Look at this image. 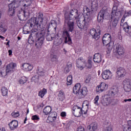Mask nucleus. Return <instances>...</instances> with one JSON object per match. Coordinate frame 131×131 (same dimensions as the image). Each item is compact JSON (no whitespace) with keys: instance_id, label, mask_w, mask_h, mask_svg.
<instances>
[{"instance_id":"1","label":"nucleus","mask_w":131,"mask_h":131,"mask_svg":"<svg viewBox=\"0 0 131 131\" xmlns=\"http://www.w3.org/2000/svg\"><path fill=\"white\" fill-rule=\"evenodd\" d=\"M80 19L79 14H78V10L77 9H72L68 12L67 11H64V25L68 27L70 32H73L74 30V21L72 20Z\"/></svg>"},{"instance_id":"2","label":"nucleus","mask_w":131,"mask_h":131,"mask_svg":"<svg viewBox=\"0 0 131 131\" xmlns=\"http://www.w3.org/2000/svg\"><path fill=\"white\" fill-rule=\"evenodd\" d=\"M118 88L117 87H115L113 88L111 91L109 92L108 94L104 95L101 98V103L103 106H106L108 105H110V104H112L113 102H114V99L112 98H114L116 95L118 94ZM110 96L111 97H110Z\"/></svg>"},{"instance_id":"3","label":"nucleus","mask_w":131,"mask_h":131,"mask_svg":"<svg viewBox=\"0 0 131 131\" xmlns=\"http://www.w3.org/2000/svg\"><path fill=\"white\" fill-rule=\"evenodd\" d=\"M38 19V20H37ZM30 27H37L39 30H44L45 27L42 23L43 22V14L41 12L38 13L37 18L32 17L29 20Z\"/></svg>"},{"instance_id":"4","label":"nucleus","mask_w":131,"mask_h":131,"mask_svg":"<svg viewBox=\"0 0 131 131\" xmlns=\"http://www.w3.org/2000/svg\"><path fill=\"white\" fill-rule=\"evenodd\" d=\"M80 88H81L80 83H76L73 87V92L75 95L78 94V99H83L86 95H88V88L83 87L80 89Z\"/></svg>"},{"instance_id":"5","label":"nucleus","mask_w":131,"mask_h":131,"mask_svg":"<svg viewBox=\"0 0 131 131\" xmlns=\"http://www.w3.org/2000/svg\"><path fill=\"white\" fill-rule=\"evenodd\" d=\"M40 31V36L37 38L35 41H33V42L35 41V46L37 49H41V48H42V45L43 43V41L45 40V35H46V31Z\"/></svg>"},{"instance_id":"6","label":"nucleus","mask_w":131,"mask_h":131,"mask_svg":"<svg viewBox=\"0 0 131 131\" xmlns=\"http://www.w3.org/2000/svg\"><path fill=\"white\" fill-rule=\"evenodd\" d=\"M109 13H108V11H107V9L102 8L98 13L97 20L99 23H102L104 19H107Z\"/></svg>"},{"instance_id":"7","label":"nucleus","mask_w":131,"mask_h":131,"mask_svg":"<svg viewBox=\"0 0 131 131\" xmlns=\"http://www.w3.org/2000/svg\"><path fill=\"white\" fill-rule=\"evenodd\" d=\"M72 110L73 114L75 117H79L81 116V114H86L88 113V110L86 111L82 110V108L77 105H74Z\"/></svg>"},{"instance_id":"8","label":"nucleus","mask_w":131,"mask_h":131,"mask_svg":"<svg viewBox=\"0 0 131 131\" xmlns=\"http://www.w3.org/2000/svg\"><path fill=\"white\" fill-rule=\"evenodd\" d=\"M90 34L92 35L93 38L98 40L101 34V27L100 26H97L96 29L95 28L91 29L90 31Z\"/></svg>"},{"instance_id":"9","label":"nucleus","mask_w":131,"mask_h":131,"mask_svg":"<svg viewBox=\"0 0 131 131\" xmlns=\"http://www.w3.org/2000/svg\"><path fill=\"white\" fill-rule=\"evenodd\" d=\"M85 9L86 12L87 16H91L94 12H96L98 10V4L95 2H92L90 8L88 7H85Z\"/></svg>"},{"instance_id":"10","label":"nucleus","mask_w":131,"mask_h":131,"mask_svg":"<svg viewBox=\"0 0 131 131\" xmlns=\"http://www.w3.org/2000/svg\"><path fill=\"white\" fill-rule=\"evenodd\" d=\"M36 74L38 76L32 77L31 80L34 82H38L39 80V76H45L46 75V71L43 70L41 67H38L36 70Z\"/></svg>"},{"instance_id":"11","label":"nucleus","mask_w":131,"mask_h":131,"mask_svg":"<svg viewBox=\"0 0 131 131\" xmlns=\"http://www.w3.org/2000/svg\"><path fill=\"white\" fill-rule=\"evenodd\" d=\"M38 28L33 29L31 30V33L29 35V39H31L32 41L36 40L37 38H38L39 36H40V31L38 32Z\"/></svg>"},{"instance_id":"12","label":"nucleus","mask_w":131,"mask_h":131,"mask_svg":"<svg viewBox=\"0 0 131 131\" xmlns=\"http://www.w3.org/2000/svg\"><path fill=\"white\" fill-rule=\"evenodd\" d=\"M68 30H65L63 32L62 37L64 38V43H68V45H71L72 43V40L71 39V37H70V34H69V29Z\"/></svg>"},{"instance_id":"13","label":"nucleus","mask_w":131,"mask_h":131,"mask_svg":"<svg viewBox=\"0 0 131 131\" xmlns=\"http://www.w3.org/2000/svg\"><path fill=\"white\" fill-rule=\"evenodd\" d=\"M76 67L80 70H83L86 67V62L80 57L76 60Z\"/></svg>"},{"instance_id":"14","label":"nucleus","mask_w":131,"mask_h":131,"mask_svg":"<svg viewBox=\"0 0 131 131\" xmlns=\"http://www.w3.org/2000/svg\"><path fill=\"white\" fill-rule=\"evenodd\" d=\"M18 5L17 3H10L8 5V14L9 16H14L15 14V9L18 8Z\"/></svg>"},{"instance_id":"15","label":"nucleus","mask_w":131,"mask_h":131,"mask_svg":"<svg viewBox=\"0 0 131 131\" xmlns=\"http://www.w3.org/2000/svg\"><path fill=\"white\" fill-rule=\"evenodd\" d=\"M114 50H116L117 53L119 56H123L125 50L122 46L119 43L115 44L114 46Z\"/></svg>"},{"instance_id":"16","label":"nucleus","mask_w":131,"mask_h":131,"mask_svg":"<svg viewBox=\"0 0 131 131\" xmlns=\"http://www.w3.org/2000/svg\"><path fill=\"white\" fill-rule=\"evenodd\" d=\"M117 11V7L114 6L113 7L112 12H111V18L112 19H119V17L121 16V12L120 11Z\"/></svg>"},{"instance_id":"17","label":"nucleus","mask_w":131,"mask_h":131,"mask_svg":"<svg viewBox=\"0 0 131 131\" xmlns=\"http://www.w3.org/2000/svg\"><path fill=\"white\" fill-rule=\"evenodd\" d=\"M17 16L19 19L20 21H25L26 20V17L28 16L29 13L27 12H26L25 10L19 11L17 13Z\"/></svg>"},{"instance_id":"18","label":"nucleus","mask_w":131,"mask_h":131,"mask_svg":"<svg viewBox=\"0 0 131 131\" xmlns=\"http://www.w3.org/2000/svg\"><path fill=\"white\" fill-rule=\"evenodd\" d=\"M102 42L103 46H107L110 42H113L111 41V35L110 34H105L102 37Z\"/></svg>"},{"instance_id":"19","label":"nucleus","mask_w":131,"mask_h":131,"mask_svg":"<svg viewBox=\"0 0 131 131\" xmlns=\"http://www.w3.org/2000/svg\"><path fill=\"white\" fill-rule=\"evenodd\" d=\"M57 114L56 112H52L49 114V116L48 117L46 122L47 123H50V122H53L57 119Z\"/></svg>"},{"instance_id":"20","label":"nucleus","mask_w":131,"mask_h":131,"mask_svg":"<svg viewBox=\"0 0 131 131\" xmlns=\"http://www.w3.org/2000/svg\"><path fill=\"white\" fill-rule=\"evenodd\" d=\"M16 67H17V64L15 63H10L6 67V73H9V72H14V71L16 70Z\"/></svg>"},{"instance_id":"21","label":"nucleus","mask_w":131,"mask_h":131,"mask_svg":"<svg viewBox=\"0 0 131 131\" xmlns=\"http://www.w3.org/2000/svg\"><path fill=\"white\" fill-rule=\"evenodd\" d=\"M102 78L103 79L107 80L110 79L111 77H112V73L109 70H106L102 71Z\"/></svg>"},{"instance_id":"22","label":"nucleus","mask_w":131,"mask_h":131,"mask_svg":"<svg viewBox=\"0 0 131 131\" xmlns=\"http://www.w3.org/2000/svg\"><path fill=\"white\" fill-rule=\"evenodd\" d=\"M80 19V18L76 19L77 25L78 28L81 29V30H82V29L86 30V29H88V26L85 24V22L83 20L81 21Z\"/></svg>"},{"instance_id":"23","label":"nucleus","mask_w":131,"mask_h":131,"mask_svg":"<svg viewBox=\"0 0 131 131\" xmlns=\"http://www.w3.org/2000/svg\"><path fill=\"white\" fill-rule=\"evenodd\" d=\"M107 88L108 85H107V84L102 82L101 83L100 85L96 88V92L98 93H102V92H104Z\"/></svg>"},{"instance_id":"24","label":"nucleus","mask_w":131,"mask_h":131,"mask_svg":"<svg viewBox=\"0 0 131 131\" xmlns=\"http://www.w3.org/2000/svg\"><path fill=\"white\" fill-rule=\"evenodd\" d=\"M116 73L118 77H124L126 74V71L123 68L120 67L117 69Z\"/></svg>"},{"instance_id":"25","label":"nucleus","mask_w":131,"mask_h":131,"mask_svg":"<svg viewBox=\"0 0 131 131\" xmlns=\"http://www.w3.org/2000/svg\"><path fill=\"white\" fill-rule=\"evenodd\" d=\"M123 29L128 36H131V26H128L127 23L125 22L123 24Z\"/></svg>"},{"instance_id":"26","label":"nucleus","mask_w":131,"mask_h":131,"mask_svg":"<svg viewBox=\"0 0 131 131\" xmlns=\"http://www.w3.org/2000/svg\"><path fill=\"white\" fill-rule=\"evenodd\" d=\"M11 130H15L18 127V121L16 120H12L8 124Z\"/></svg>"},{"instance_id":"27","label":"nucleus","mask_w":131,"mask_h":131,"mask_svg":"<svg viewBox=\"0 0 131 131\" xmlns=\"http://www.w3.org/2000/svg\"><path fill=\"white\" fill-rule=\"evenodd\" d=\"M94 63H101L102 62V55L100 53H95L93 56Z\"/></svg>"},{"instance_id":"28","label":"nucleus","mask_w":131,"mask_h":131,"mask_svg":"<svg viewBox=\"0 0 131 131\" xmlns=\"http://www.w3.org/2000/svg\"><path fill=\"white\" fill-rule=\"evenodd\" d=\"M98 129V124L92 123L87 127V131H96Z\"/></svg>"},{"instance_id":"29","label":"nucleus","mask_w":131,"mask_h":131,"mask_svg":"<svg viewBox=\"0 0 131 131\" xmlns=\"http://www.w3.org/2000/svg\"><path fill=\"white\" fill-rule=\"evenodd\" d=\"M31 0L19 1V6H23L25 8L31 6Z\"/></svg>"},{"instance_id":"30","label":"nucleus","mask_w":131,"mask_h":131,"mask_svg":"<svg viewBox=\"0 0 131 131\" xmlns=\"http://www.w3.org/2000/svg\"><path fill=\"white\" fill-rule=\"evenodd\" d=\"M23 69L24 71H31L33 69V67L30 63H25L23 64Z\"/></svg>"},{"instance_id":"31","label":"nucleus","mask_w":131,"mask_h":131,"mask_svg":"<svg viewBox=\"0 0 131 131\" xmlns=\"http://www.w3.org/2000/svg\"><path fill=\"white\" fill-rule=\"evenodd\" d=\"M54 27V29L56 31L57 29V23H56V20H51L48 26V29L47 30H49L50 28V27Z\"/></svg>"},{"instance_id":"32","label":"nucleus","mask_w":131,"mask_h":131,"mask_svg":"<svg viewBox=\"0 0 131 131\" xmlns=\"http://www.w3.org/2000/svg\"><path fill=\"white\" fill-rule=\"evenodd\" d=\"M52 112V107L50 106H47L43 110V113L45 114V115H49L50 113Z\"/></svg>"},{"instance_id":"33","label":"nucleus","mask_w":131,"mask_h":131,"mask_svg":"<svg viewBox=\"0 0 131 131\" xmlns=\"http://www.w3.org/2000/svg\"><path fill=\"white\" fill-rule=\"evenodd\" d=\"M58 97L59 101L62 102L64 100V99H65V95L64 94V92H63L62 90L59 91Z\"/></svg>"},{"instance_id":"34","label":"nucleus","mask_w":131,"mask_h":131,"mask_svg":"<svg viewBox=\"0 0 131 131\" xmlns=\"http://www.w3.org/2000/svg\"><path fill=\"white\" fill-rule=\"evenodd\" d=\"M47 89L43 88L42 90L40 91L38 93V96L41 98H43L45 97V95L47 93Z\"/></svg>"},{"instance_id":"35","label":"nucleus","mask_w":131,"mask_h":131,"mask_svg":"<svg viewBox=\"0 0 131 131\" xmlns=\"http://www.w3.org/2000/svg\"><path fill=\"white\" fill-rule=\"evenodd\" d=\"M112 20V26L113 28H115V27L117 26V24H118V21L119 19L118 18H113Z\"/></svg>"},{"instance_id":"36","label":"nucleus","mask_w":131,"mask_h":131,"mask_svg":"<svg viewBox=\"0 0 131 131\" xmlns=\"http://www.w3.org/2000/svg\"><path fill=\"white\" fill-rule=\"evenodd\" d=\"M1 93L4 97L7 96V95H8V89L5 86L2 87Z\"/></svg>"},{"instance_id":"37","label":"nucleus","mask_w":131,"mask_h":131,"mask_svg":"<svg viewBox=\"0 0 131 131\" xmlns=\"http://www.w3.org/2000/svg\"><path fill=\"white\" fill-rule=\"evenodd\" d=\"M48 32L46 35V39L48 41H52L54 37L52 36V35L50 34V30H47Z\"/></svg>"},{"instance_id":"38","label":"nucleus","mask_w":131,"mask_h":131,"mask_svg":"<svg viewBox=\"0 0 131 131\" xmlns=\"http://www.w3.org/2000/svg\"><path fill=\"white\" fill-rule=\"evenodd\" d=\"M123 86H131L130 81L127 79L123 81Z\"/></svg>"},{"instance_id":"39","label":"nucleus","mask_w":131,"mask_h":131,"mask_svg":"<svg viewBox=\"0 0 131 131\" xmlns=\"http://www.w3.org/2000/svg\"><path fill=\"white\" fill-rule=\"evenodd\" d=\"M83 21L85 22V24L88 26L91 22V17L90 16H87V17H84L83 16Z\"/></svg>"},{"instance_id":"40","label":"nucleus","mask_w":131,"mask_h":131,"mask_svg":"<svg viewBox=\"0 0 131 131\" xmlns=\"http://www.w3.org/2000/svg\"><path fill=\"white\" fill-rule=\"evenodd\" d=\"M67 85H71L72 84V76L69 75L67 78Z\"/></svg>"},{"instance_id":"41","label":"nucleus","mask_w":131,"mask_h":131,"mask_svg":"<svg viewBox=\"0 0 131 131\" xmlns=\"http://www.w3.org/2000/svg\"><path fill=\"white\" fill-rule=\"evenodd\" d=\"M26 82H27V78L25 77H21L19 80V83L20 84H24V83H26Z\"/></svg>"},{"instance_id":"42","label":"nucleus","mask_w":131,"mask_h":131,"mask_svg":"<svg viewBox=\"0 0 131 131\" xmlns=\"http://www.w3.org/2000/svg\"><path fill=\"white\" fill-rule=\"evenodd\" d=\"M107 46H108L107 50L108 52H111L112 51V49H113V46H114V42H111Z\"/></svg>"},{"instance_id":"43","label":"nucleus","mask_w":131,"mask_h":131,"mask_svg":"<svg viewBox=\"0 0 131 131\" xmlns=\"http://www.w3.org/2000/svg\"><path fill=\"white\" fill-rule=\"evenodd\" d=\"M51 60L52 62H58V56L56 55L51 56Z\"/></svg>"},{"instance_id":"44","label":"nucleus","mask_w":131,"mask_h":131,"mask_svg":"<svg viewBox=\"0 0 131 131\" xmlns=\"http://www.w3.org/2000/svg\"><path fill=\"white\" fill-rule=\"evenodd\" d=\"M11 116L13 118H17V117H19V116H20V114L18 111L17 112H13L12 113Z\"/></svg>"},{"instance_id":"45","label":"nucleus","mask_w":131,"mask_h":131,"mask_svg":"<svg viewBox=\"0 0 131 131\" xmlns=\"http://www.w3.org/2000/svg\"><path fill=\"white\" fill-rule=\"evenodd\" d=\"M99 99H100V96H99V95L96 96L94 99V103L96 106H99V102H98Z\"/></svg>"},{"instance_id":"46","label":"nucleus","mask_w":131,"mask_h":131,"mask_svg":"<svg viewBox=\"0 0 131 131\" xmlns=\"http://www.w3.org/2000/svg\"><path fill=\"white\" fill-rule=\"evenodd\" d=\"M128 16H131V10L129 11L128 12H125V13L124 14L123 19H125L126 17H128Z\"/></svg>"},{"instance_id":"47","label":"nucleus","mask_w":131,"mask_h":131,"mask_svg":"<svg viewBox=\"0 0 131 131\" xmlns=\"http://www.w3.org/2000/svg\"><path fill=\"white\" fill-rule=\"evenodd\" d=\"M88 66H86V67H87V68H89V69H91V68H92V66H93V62L92 61V60H91V59L88 60V63L87 64Z\"/></svg>"},{"instance_id":"48","label":"nucleus","mask_w":131,"mask_h":131,"mask_svg":"<svg viewBox=\"0 0 131 131\" xmlns=\"http://www.w3.org/2000/svg\"><path fill=\"white\" fill-rule=\"evenodd\" d=\"M125 92H128L131 91V86H123Z\"/></svg>"},{"instance_id":"49","label":"nucleus","mask_w":131,"mask_h":131,"mask_svg":"<svg viewBox=\"0 0 131 131\" xmlns=\"http://www.w3.org/2000/svg\"><path fill=\"white\" fill-rule=\"evenodd\" d=\"M72 66V65H71V64L67 66L64 69L65 71H66V72H67V73L69 72L70 71V70H71Z\"/></svg>"},{"instance_id":"50","label":"nucleus","mask_w":131,"mask_h":131,"mask_svg":"<svg viewBox=\"0 0 131 131\" xmlns=\"http://www.w3.org/2000/svg\"><path fill=\"white\" fill-rule=\"evenodd\" d=\"M92 79V77L90 75L88 76L85 80V83H90V82L91 81V79Z\"/></svg>"},{"instance_id":"51","label":"nucleus","mask_w":131,"mask_h":131,"mask_svg":"<svg viewBox=\"0 0 131 131\" xmlns=\"http://www.w3.org/2000/svg\"><path fill=\"white\" fill-rule=\"evenodd\" d=\"M32 120H39V117H38V116H37V115H35L34 116H32L31 118Z\"/></svg>"},{"instance_id":"52","label":"nucleus","mask_w":131,"mask_h":131,"mask_svg":"<svg viewBox=\"0 0 131 131\" xmlns=\"http://www.w3.org/2000/svg\"><path fill=\"white\" fill-rule=\"evenodd\" d=\"M0 30L2 32H3L4 33H5V32L7 31V30L5 29L4 27H3V25H1L0 26Z\"/></svg>"},{"instance_id":"53","label":"nucleus","mask_w":131,"mask_h":131,"mask_svg":"<svg viewBox=\"0 0 131 131\" xmlns=\"http://www.w3.org/2000/svg\"><path fill=\"white\" fill-rule=\"evenodd\" d=\"M127 124L129 126L127 128V130H131V120H129L127 121Z\"/></svg>"},{"instance_id":"54","label":"nucleus","mask_w":131,"mask_h":131,"mask_svg":"<svg viewBox=\"0 0 131 131\" xmlns=\"http://www.w3.org/2000/svg\"><path fill=\"white\" fill-rule=\"evenodd\" d=\"M77 131H84V127L80 126L77 128Z\"/></svg>"},{"instance_id":"55","label":"nucleus","mask_w":131,"mask_h":131,"mask_svg":"<svg viewBox=\"0 0 131 131\" xmlns=\"http://www.w3.org/2000/svg\"><path fill=\"white\" fill-rule=\"evenodd\" d=\"M6 73H7V72H6V73L4 72L3 71L0 72V76H1V77H4V76H5L6 75Z\"/></svg>"},{"instance_id":"56","label":"nucleus","mask_w":131,"mask_h":131,"mask_svg":"<svg viewBox=\"0 0 131 131\" xmlns=\"http://www.w3.org/2000/svg\"><path fill=\"white\" fill-rule=\"evenodd\" d=\"M60 115L61 117H65L66 116V112H62L61 113Z\"/></svg>"},{"instance_id":"57","label":"nucleus","mask_w":131,"mask_h":131,"mask_svg":"<svg viewBox=\"0 0 131 131\" xmlns=\"http://www.w3.org/2000/svg\"><path fill=\"white\" fill-rule=\"evenodd\" d=\"M8 53H9V56H10V57H11L13 54V51H12V50H9L8 51Z\"/></svg>"},{"instance_id":"58","label":"nucleus","mask_w":131,"mask_h":131,"mask_svg":"<svg viewBox=\"0 0 131 131\" xmlns=\"http://www.w3.org/2000/svg\"><path fill=\"white\" fill-rule=\"evenodd\" d=\"M124 102L125 103H126V102H131V98L130 99H124L122 103H124Z\"/></svg>"},{"instance_id":"59","label":"nucleus","mask_w":131,"mask_h":131,"mask_svg":"<svg viewBox=\"0 0 131 131\" xmlns=\"http://www.w3.org/2000/svg\"><path fill=\"white\" fill-rule=\"evenodd\" d=\"M106 131H113L112 127H107L106 128Z\"/></svg>"},{"instance_id":"60","label":"nucleus","mask_w":131,"mask_h":131,"mask_svg":"<svg viewBox=\"0 0 131 131\" xmlns=\"http://www.w3.org/2000/svg\"><path fill=\"white\" fill-rule=\"evenodd\" d=\"M9 3H11V4H16V2L13 3V2H15L16 0H7Z\"/></svg>"},{"instance_id":"61","label":"nucleus","mask_w":131,"mask_h":131,"mask_svg":"<svg viewBox=\"0 0 131 131\" xmlns=\"http://www.w3.org/2000/svg\"><path fill=\"white\" fill-rule=\"evenodd\" d=\"M6 46H8V47L10 48V40H8L6 43Z\"/></svg>"},{"instance_id":"62","label":"nucleus","mask_w":131,"mask_h":131,"mask_svg":"<svg viewBox=\"0 0 131 131\" xmlns=\"http://www.w3.org/2000/svg\"><path fill=\"white\" fill-rule=\"evenodd\" d=\"M59 42H58V43L59 44V45H61V43H62V40L61 39V38H60L59 39Z\"/></svg>"},{"instance_id":"63","label":"nucleus","mask_w":131,"mask_h":131,"mask_svg":"<svg viewBox=\"0 0 131 131\" xmlns=\"http://www.w3.org/2000/svg\"><path fill=\"white\" fill-rule=\"evenodd\" d=\"M26 121H27V117H26L24 120V123H26Z\"/></svg>"},{"instance_id":"64","label":"nucleus","mask_w":131,"mask_h":131,"mask_svg":"<svg viewBox=\"0 0 131 131\" xmlns=\"http://www.w3.org/2000/svg\"><path fill=\"white\" fill-rule=\"evenodd\" d=\"M0 38H1L2 39H5V38L4 37V36L0 35Z\"/></svg>"}]
</instances>
